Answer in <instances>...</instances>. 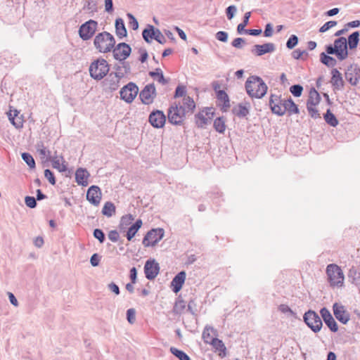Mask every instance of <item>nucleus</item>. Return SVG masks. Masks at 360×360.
Wrapping results in <instances>:
<instances>
[{
    "label": "nucleus",
    "instance_id": "obj_48",
    "mask_svg": "<svg viewBox=\"0 0 360 360\" xmlns=\"http://www.w3.org/2000/svg\"><path fill=\"white\" fill-rule=\"evenodd\" d=\"M37 150L39 153L40 155L46 156L47 158L51 159V152L46 149L42 142L37 143Z\"/></svg>",
    "mask_w": 360,
    "mask_h": 360
},
{
    "label": "nucleus",
    "instance_id": "obj_64",
    "mask_svg": "<svg viewBox=\"0 0 360 360\" xmlns=\"http://www.w3.org/2000/svg\"><path fill=\"white\" fill-rule=\"evenodd\" d=\"M100 256L97 253H94L90 258V263L93 266H97L99 264Z\"/></svg>",
    "mask_w": 360,
    "mask_h": 360
},
{
    "label": "nucleus",
    "instance_id": "obj_27",
    "mask_svg": "<svg viewBox=\"0 0 360 360\" xmlns=\"http://www.w3.org/2000/svg\"><path fill=\"white\" fill-rule=\"evenodd\" d=\"M158 229H153L148 231L143 240L145 246H155L158 243V238L155 237Z\"/></svg>",
    "mask_w": 360,
    "mask_h": 360
},
{
    "label": "nucleus",
    "instance_id": "obj_58",
    "mask_svg": "<svg viewBox=\"0 0 360 360\" xmlns=\"http://www.w3.org/2000/svg\"><path fill=\"white\" fill-rule=\"evenodd\" d=\"M25 202L30 208H34L37 206V200L32 196H26L25 198Z\"/></svg>",
    "mask_w": 360,
    "mask_h": 360
},
{
    "label": "nucleus",
    "instance_id": "obj_6",
    "mask_svg": "<svg viewBox=\"0 0 360 360\" xmlns=\"http://www.w3.org/2000/svg\"><path fill=\"white\" fill-rule=\"evenodd\" d=\"M307 326L315 333L319 332L323 326L320 316L313 310H308L303 316Z\"/></svg>",
    "mask_w": 360,
    "mask_h": 360
},
{
    "label": "nucleus",
    "instance_id": "obj_12",
    "mask_svg": "<svg viewBox=\"0 0 360 360\" xmlns=\"http://www.w3.org/2000/svg\"><path fill=\"white\" fill-rule=\"evenodd\" d=\"M139 92L138 86L133 82H129L120 91L121 99L127 103H131L134 101Z\"/></svg>",
    "mask_w": 360,
    "mask_h": 360
},
{
    "label": "nucleus",
    "instance_id": "obj_10",
    "mask_svg": "<svg viewBox=\"0 0 360 360\" xmlns=\"http://www.w3.org/2000/svg\"><path fill=\"white\" fill-rule=\"evenodd\" d=\"M98 22L94 20H89L82 24L79 29V35L84 41L91 39L96 30Z\"/></svg>",
    "mask_w": 360,
    "mask_h": 360
},
{
    "label": "nucleus",
    "instance_id": "obj_13",
    "mask_svg": "<svg viewBox=\"0 0 360 360\" xmlns=\"http://www.w3.org/2000/svg\"><path fill=\"white\" fill-rule=\"evenodd\" d=\"M112 53L115 59L122 61L129 56L131 49L130 46L124 42L118 44L113 47Z\"/></svg>",
    "mask_w": 360,
    "mask_h": 360
},
{
    "label": "nucleus",
    "instance_id": "obj_18",
    "mask_svg": "<svg viewBox=\"0 0 360 360\" xmlns=\"http://www.w3.org/2000/svg\"><path fill=\"white\" fill-rule=\"evenodd\" d=\"M335 318L342 323L346 324L350 319L349 314L345 309L344 306L335 303L333 306Z\"/></svg>",
    "mask_w": 360,
    "mask_h": 360
},
{
    "label": "nucleus",
    "instance_id": "obj_56",
    "mask_svg": "<svg viewBox=\"0 0 360 360\" xmlns=\"http://www.w3.org/2000/svg\"><path fill=\"white\" fill-rule=\"evenodd\" d=\"M210 331L216 332L212 327L208 326H205V328L202 332V338L204 339V340L206 343H209V344H210V341L207 339L210 338Z\"/></svg>",
    "mask_w": 360,
    "mask_h": 360
},
{
    "label": "nucleus",
    "instance_id": "obj_21",
    "mask_svg": "<svg viewBox=\"0 0 360 360\" xmlns=\"http://www.w3.org/2000/svg\"><path fill=\"white\" fill-rule=\"evenodd\" d=\"M186 274L184 271L179 272L172 279L171 282V287L174 292H179L186 280Z\"/></svg>",
    "mask_w": 360,
    "mask_h": 360
},
{
    "label": "nucleus",
    "instance_id": "obj_25",
    "mask_svg": "<svg viewBox=\"0 0 360 360\" xmlns=\"http://www.w3.org/2000/svg\"><path fill=\"white\" fill-rule=\"evenodd\" d=\"M89 173L86 169L79 168L75 172V180L76 182L82 186H86L88 185V177Z\"/></svg>",
    "mask_w": 360,
    "mask_h": 360
},
{
    "label": "nucleus",
    "instance_id": "obj_2",
    "mask_svg": "<svg viewBox=\"0 0 360 360\" xmlns=\"http://www.w3.org/2000/svg\"><path fill=\"white\" fill-rule=\"evenodd\" d=\"M326 51L328 54H334L339 60H344L349 56L347 41L344 37L335 39L333 45L326 46Z\"/></svg>",
    "mask_w": 360,
    "mask_h": 360
},
{
    "label": "nucleus",
    "instance_id": "obj_5",
    "mask_svg": "<svg viewBox=\"0 0 360 360\" xmlns=\"http://www.w3.org/2000/svg\"><path fill=\"white\" fill-rule=\"evenodd\" d=\"M326 274L331 286H342L344 282V274L337 264H330L327 266Z\"/></svg>",
    "mask_w": 360,
    "mask_h": 360
},
{
    "label": "nucleus",
    "instance_id": "obj_36",
    "mask_svg": "<svg viewBox=\"0 0 360 360\" xmlns=\"http://www.w3.org/2000/svg\"><path fill=\"white\" fill-rule=\"evenodd\" d=\"M323 118L326 122L331 127H336L338 124V119L330 109H328L326 112L323 115Z\"/></svg>",
    "mask_w": 360,
    "mask_h": 360
},
{
    "label": "nucleus",
    "instance_id": "obj_28",
    "mask_svg": "<svg viewBox=\"0 0 360 360\" xmlns=\"http://www.w3.org/2000/svg\"><path fill=\"white\" fill-rule=\"evenodd\" d=\"M115 26L116 35L120 39L127 36V31L125 27L124 20L122 18H119L115 20Z\"/></svg>",
    "mask_w": 360,
    "mask_h": 360
},
{
    "label": "nucleus",
    "instance_id": "obj_37",
    "mask_svg": "<svg viewBox=\"0 0 360 360\" xmlns=\"http://www.w3.org/2000/svg\"><path fill=\"white\" fill-rule=\"evenodd\" d=\"M115 213V206L110 201L106 202L102 209V214L108 217H112Z\"/></svg>",
    "mask_w": 360,
    "mask_h": 360
},
{
    "label": "nucleus",
    "instance_id": "obj_57",
    "mask_svg": "<svg viewBox=\"0 0 360 360\" xmlns=\"http://www.w3.org/2000/svg\"><path fill=\"white\" fill-rule=\"evenodd\" d=\"M336 25H337L336 21H334V20L328 21L320 27L319 32H325L328 31V30H330V28L335 26Z\"/></svg>",
    "mask_w": 360,
    "mask_h": 360
},
{
    "label": "nucleus",
    "instance_id": "obj_39",
    "mask_svg": "<svg viewBox=\"0 0 360 360\" xmlns=\"http://www.w3.org/2000/svg\"><path fill=\"white\" fill-rule=\"evenodd\" d=\"M217 98L223 103L224 108H227L230 107L229 98L224 90H219L217 92Z\"/></svg>",
    "mask_w": 360,
    "mask_h": 360
},
{
    "label": "nucleus",
    "instance_id": "obj_19",
    "mask_svg": "<svg viewBox=\"0 0 360 360\" xmlns=\"http://www.w3.org/2000/svg\"><path fill=\"white\" fill-rule=\"evenodd\" d=\"M276 50V46L273 43H266L264 44H255L252 53L257 56H261L266 53H273Z\"/></svg>",
    "mask_w": 360,
    "mask_h": 360
},
{
    "label": "nucleus",
    "instance_id": "obj_22",
    "mask_svg": "<svg viewBox=\"0 0 360 360\" xmlns=\"http://www.w3.org/2000/svg\"><path fill=\"white\" fill-rule=\"evenodd\" d=\"M331 80L330 82L335 90H341L344 86V81L342 74L336 68L331 70Z\"/></svg>",
    "mask_w": 360,
    "mask_h": 360
},
{
    "label": "nucleus",
    "instance_id": "obj_4",
    "mask_svg": "<svg viewBox=\"0 0 360 360\" xmlns=\"http://www.w3.org/2000/svg\"><path fill=\"white\" fill-rule=\"evenodd\" d=\"M89 70L90 76L93 79L101 80L108 75L110 67L105 59L98 58L91 63Z\"/></svg>",
    "mask_w": 360,
    "mask_h": 360
},
{
    "label": "nucleus",
    "instance_id": "obj_45",
    "mask_svg": "<svg viewBox=\"0 0 360 360\" xmlns=\"http://www.w3.org/2000/svg\"><path fill=\"white\" fill-rule=\"evenodd\" d=\"M299 39L297 35L292 34L286 42V47L288 49H294L298 44Z\"/></svg>",
    "mask_w": 360,
    "mask_h": 360
},
{
    "label": "nucleus",
    "instance_id": "obj_55",
    "mask_svg": "<svg viewBox=\"0 0 360 360\" xmlns=\"http://www.w3.org/2000/svg\"><path fill=\"white\" fill-rule=\"evenodd\" d=\"M44 176L48 179L51 185L56 184V181L54 174L49 169H46L44 170Z\"/></svg>",
    "mask_w": 360,
    "mask_h": 360
},
{
    "label": "nucleus",
    "instance_id": "obj_23",
    "mask_svg": "<svg viewBox=\"0 0 360 360\" xmlns=\"http://www.w3.org/2000/svg\"><path fill=\"white\" fill-rule=\"evenodd\" d=\"M179 107V110L185 112H192L195 108V103L192 98L190 96H184L182 101V103L177 104Z\"/></svg>",
    "mask_w": 360,
    "mask_h": 360
},
{
    "label": "nucleus",
    "instance_id": "obj_8",
    "mask_svg": "<svg viewBox=\"0 0 360 360\" xmlns=\"http://www.w3.org/2000/svg\"><path fill=\"white\" fill-rule=\"evenodd\" d=\"M214 112L212 108H205L195 115V122L198 128H205L211 123Z\"/></svg>",
    "mask_w": 360,
    "mask_h": 360
},
{
    "label": "nucleus",
    "instance_id": "obj_31",
    "mask_svg": "<svg viewBox=\"0 0 360 360\" xmlns=\"http://www.w3.org/2000/svg\"><path fill=\"white\" fill-rule=\"evenodd\" d=\"M285 113L288 112L289 115L292 114H298L300 110L297 105L294 103L292 99L289 97V98L285 99Z\"/></svg>",
    "mask_w": 360,
    "mask_h": 360
},
{
    "label": "nucleus",
    "instance_id": "obj_34",
    "mask_svg": "<svg viewBox=\"0 0 360 360\" xmlns=\"http://www.w3.org/2000/svg\"><path fill=\"white\" fill-rule=\"evenodd\" d=\"M321 97L318 91L312 88L309 91V98L307 101V105H316L320 103Z\"/></svg>",
    "mask_w": 360,
    "mask_h": 360
},
{
    "label": "nucleus",
    "instance_id": "obj_49",
    "mask_svg": "<svg viewBox=\"0 0 360 360\" xmlns=\"http://www.w3.org/2000/svg\"><path fill=\"white\" fill-rule=\"evenodd\" d=\"M127 319L128 322L133 324L136 321V310L134 308H130L127 311Z\"/></svg>",
    "mask_w": 360,
    "mask_h": 360
},
{
    "label": "nucleus",
    "instance_id": "obj_30",
    "mask_svg": "<svg viewBox=\"0 0 360 360\" xmlns=\"http://www.w3.org/2000/svg\"><path fill=\"white\" fill-rule=\"evenodd\" d=\"M326 52L320 53V61L328 68H333L337 64V60L333 57L329 56Z\"/></svg>",
    "mask_w": 360,
    "mask_h": 360
},
{
    "label": "nucleus",
    "instance_id": "obj_14",
    "mask_svg": "<svg viewBox=\"0 0 360 360\" xmlns=\"http://www.w3.org/2000/svg\"><path fill=\"white\" fill-rule=\"evenodd\" d=\"M155 96V86L153 84L146 85L139 94V98L144 104L148 105L153 102Z\"/></svg>",
    "mask_w": 360,
    "mask_h": 360
},
{
    "label": "nucleus",
    "instance_id": "obj_40",
    "mask_svg": "<svg viewBox=\"0 0 360 360\" xmlns=\"http://www.w3.org/2000/svg\"><path fill=\"white\" fill-rule=\"evenodd\" d=\"M171 353L179 360H191L190 357L182 350L176 347H170Z\"/></svg>",
    "mask_w": 360,
    "mask_h": 360
},
{
    "label": "nucleus",
    "instance_id": "obj_60",
    "mask_svg": "<svg viewBox=\"0 0 360 360\" xmlns=\"http://www.w3.org/2000/svg\"><path fill=\"white\" fill-rule=\"evenodd\" d=\"M108 237L109 240H110L113 243L117 242L120 238L119 233L116 230L110 231L108 233Z\"/></svg>",
    "mask_w": 360,
    "mask_h": 360
},
{
    "label": "nucleus",
    "instance_id": "obj_26",
    "mask_svg": "<svg viewBox=\"0 0 360 360\" xmlns=\"http://www.w3.org/2000/svg\"><path fill=\"white\" fill-rule=\"evenodd\" d=\"M142 36L147 43H150L152 39L158 41V34L155 31L154 26L151 25H147V27L143 30Z\"/></svg>",
    "mask_w": 360,
    "mask_h": 360
},
{
    "label": "nucleus",
    "instance_id": "obj_33",
    "mask_svg": "<svg viewBox=\"0 0 360 360\" xmlns=\"http://www.w3.org/2000/svg\"><path fill=\"white\" fill-rule=\"evenodd\" d=\"M142 226L141 219H137L134 224H133L128 229L127 232V238L128 240H131V239L134 237L139 229Z\"/></svg>",
    "mask_w": 360,
    "mask_h": 360
},
{
    "label": "nucleus",
    "instance_id": "obj_59",
    "mask_svg": "<svg viewBox=\"0 0 360 360\" xmlns=\"http://www.w3.org/2000/svg\"><path fill=\"white\" fill-rule=\"evenodd\" d=\"M216 39L222 42H226L228 40V33L224 31H219L216 33Z\"/></svg>",
    "mask_w": 360,
    "mask_h": 360
},
{
    "label": "nucleus",
    "instance_id": "obj_51",
    "mask_svg": "<svg viewBox=\"0 0 360 360\" xmlns=\"http://www.w3.org/2000/svg\"><path fill=\"white\" fill-rule=\"evenodd\" d=\"M149 122L154 128H158V110H153L150 116Z\"/></svg>",
    "mask_w": 360,
    "mask_h": 360
},
{
    "label": "nucleus",
    "instance_id": "obj_62",
    "mask_svg": "<svg viewBox=\"0 0 360 360\" xmlns=\"http://www.w3.org/2000/svg\"><path fill=\"white\" fill-rule=\"evenodd\" d=\"M105 11L108 13H112L114 11L112 0H104Z\"/></svg>",
    "mask_w": 360,
    "mask_h": 360
},
{
    "label": "nucleus",
    "instance_id": "obj_38",
    "mask_svg": "<svg viewBox=\"0 0 360 360\" xmlns=\"http://www.w3.org/2000/svg\"><path fill=\"white\" fill-rule=\"evenodd\" d=\"M213 127L217 132L223 134L226 129L225 121L224 118L222 117L216 118L214 121Z\"/></svg>",
    "mask_w": 360,
    "mask_h": 360
},
{
    "label": "nucleus",
    "instance_id": "obj_7",
    "mask_svg": "<svg viewBox=\"0 0 360 360\" xmlns=\"http://www.w3.org/2000/svg\"><path fill=\"white\" fill-rule=\"evenodd\" d=\"M192 112H185L179 110V107L177 104L172 105L167 111V117L169 122L174 125H181L186 115H191Z\"/></svg>",
    "mask_w": 360,
    "mask_h": 360
},
{
    "label": "nucleus",
    "instance_id": "obj_61",
    "mask_svg": "<svg viewBox=\"0 0 360 360\" xmlns=\"http://www.w3.org/2000/svg\"><path fill=\"white\" fill-rule=\"evenodd\" d=\"M245 43V39L241 37L236 38L232 42L231 45L236 49H242L243 44Z\"/></svg>",
    "mask_w": 360,
    "mask_h": 360
},
{
    "label": "nucleus",
    "instance_id": "obj_43",
    "mask_svg": "<svg viewBox=\"0 0 360 360\" xmlns=\"http://www.w3.org/2000/svg\"><path fill=\"white\" fill-rule=\"evenodd\" d=\"M134 221V217L131 214H127L123 216L121 218L120 223V229H125L128 225L131 224V222Z\"/></svg>",
    "mask_w": 360,
    "mask_h": 360
},
{
    "label": "nucleus",
    "instance_id": "obj_24",
    "mask_svg": "<svg viewBox=\"0 0 360 360\" xmlns=\"http://www.w3.org/2000/svg\"><path fill=\"white\" fill-rule=\"evenodd\" d=\"M210 344L214 347L215 352H219V356L224 358L226 356V347L222 340L212 338L210 341Z\"/></svg>",
    "mask_w": 360,
    "mask_h": 360
},
{
    "label": "nucleus",
    "instance_id": "obj_20",
    "mask_svg": "<svg viewBox=\"0 0 360 360\" xmlns=\"http://www.w3.org/2000/svg\"><path fill=\"white\" fill-rule=\"evenodd\" d=\"M144 273L148 280L154 279L158 275V262L155 259H148L144 266Z\"/></svg>",
    "mask_w": 360,
    "mask_h": 360
},
{
    "label": "nucleus",
    "instance_id": "obj_47",
    "mask_svg": "<svg viewBox=\"0 0 360 360\" xmlns=\"http://www.w3.org/2000/svg\"><path fill=\"white\" fill-rule=\"evenodd\" d=\"M122 61L121 66L116 67V72H122L124 77V75L130 72V65L128 62Z\"/></svg>",
    "mask_w": 360,
    "mask_h": 360
},
{
    "label": "nucleus",
    "instance_id": "obj_15",
    "mask_svg": "<svg viewBox=\"0 0 360 360\" xmlns=\"http://www.w3.org/2000/svg\"><path fill=\"white\" fill-rule=\"evenodd\" d=\"M345 76L348 82L355 86L360 79V68L356 64L351 65L347 68Z\"/></svg>",
    "mask_w": 360,
    "mask_h": 360
},
{
    "label": "nucleus",
    "instance_id": "obj_3",
    "mask_svg": "<svg viewBox=\"0 0 360 360\" xmlns=\"http://www.w3.org/2000/svg\"><path fill=\"white\" fill-rule=\"evenodd\" d=\"M94 44L99 52L108 53L115 46V39L110 33L103 32L95 37Z\"/></svg>",
    "mask_w": 360,
    "mask_h": 360
},
{
    "label": "nucleus",
    "instance_id": "obj_32",
    "mask_svg": "<svg viewBox=\"0 0 360 360\" xmlns=\"http://www.w3.org/2000/svg\"><path fill=\"white\" fill-rule=\"evenodd\" d=\"M347 41V47L350 50L357 47L359 41V32L355 31L349 35Z\"/></svg>",
    "mask_w": 360,
    "mask_h": 360
},
{
    "label": "nucleus",
    "instance_id": "obj_63",
    "mask_svg": "<svg viewBox=\"0 0 360 360\" xmlns=\"http://www.w3.org/2000/svg\"><path fill=\"white\" fill-rule=\"evenodd\" d=\"M96 4L94 0H88L86 4L84 5V8L92 12L96 10Z\"/></svg>",
    "mask_w": 360,
    "mask_h": 360
},
{
    "label": "nucleus",
    "instance_id": "obj_16",
    "mask_svg": "<svg viewBox=\"0 0 360 360\" xmlns=\"http://www.w3.org/2000/svg\"><path fill=\"white\" fill-rule=\"evenodd\" d=\"M102 193L98 186H90L86 192V200L93 205L98 206L101 200Z\"/></svg>",
    "mask_w": 360,
    "mask_h": 360
},
{
    "label": "nucleus",
    "instance_id": "obj_35",
    "mask_svg": "<svg viewBox=\"0 0 360 360\" xmlns=\"http://www.w3.org/2000/svg\"><path fill=\"white\" fill-rule=\"evenodd\" d=\"M60 158L62 160V163H60V159L57 156H54L51 159L52 166L53 168L57 169L59 172H63L67 170V166L65 165V161L63 156H60Z\"/></svg>",
    "mask_w": 360,
    "mask_h": 360
},
{
    "label": "nucleus",
    "instance_id": "obj_54",
    "mask_svg": "<svg viewBox=\"0 0 360 360\" xmlns=\"http://www.w3.org/2000/svg\"><path fill=\"white\" fill-rule=\"evenodd\" d=\"M94 236L101 243L105 241V237L103 231L100 229H96L94 231Z\"/></svg>",
    "mask_w": 360,
    "mask_h": 360
},
{
    "label": "nucleus",
    "instance_id": "obj_1",
    "mask_svg": "<svg viewBox=\"0 0 360 360\" xmlns=\"http://www.w3.org/2000/svg\"><path fill=\"white\" fill-rule=\"evenodd\" d=\"M245 89L251 98H262L266 95L268 86L260 77L252 75L245 82Z\"/></svg>",
    "mask_w": 360,
    "mask_h": 360
},
{
    "label": "nucleus",
    "instance_id": "obj_50",
    "mask_svg": "<svg viewBox=\"0 0 360 360\" xmlns=\"http://www.w3.org/2000/svg\"><path fill=\"white\" fill-rule=\"evenodd\" d=\"M307 108L309 115L314 118L317 119L320 118V114L319 110L315 108V105H307Z\"/></svg>",
    "mask_w": 360,
    "mask_h": 360
},
{
    "label": "nucleus",
    "instance_id": "obj_44",
    "mask_svg": "<svg viewBox=\"0 0 360 360\" xmlns=\"http://www.w3.org/2000/svg\"><path fill=\"white\" fill-rule=\"evenodd\" d=\"M186 308V302L183 300L178 299L174 306V311L176 314H181Z\"/></svg>",
    "mask_w": 360,
    "mask_h": 360
},
{
    "label": "nucleus",
    "instance_id": "obj_9",
    "mask_svg": "<svg viewBox=\"0 0 360 360\" xmlns=\"http://www.w3.org/2000/svg\"><path fill=\"white\" fill-rule=\"evenodd\" d=\"M123 77L122 72L110 73L103 82V87L105 91H114L120 86V80Z\"/></svg>",
    "mask_w": 360,
    "mask_h": 360
},
{
    "label": "nucleus",
    "instance_id": "obj_29",
    "mask_svg": "<svg viewBox=\"0 0 360 360\" xmlns=\"http://www.w3.org/2000/svg\"><path fill=\"white\" fill-rule=\"evenodd\" d=\"M250 104L246 103V105H243V103H239L238 106L233 108V113L238 117H245L250 112Z\"/></svg>",
    "mask_w": 360,
    "mask_h": 360
},
{
    "label": "nucleus",
    "instance_id": "obj_53",
    "mask_svg": "<svg viewBox=\"0 0 360 360\" xmlns=\"http://www.w3.org/2000/svg\"><path fill=\"white\" fill-rule=\"evenodd\" d=\"M236 11H237V8L236 6L231 5V6H228L226 8V14L227 18L229 20H231L236 15Z\"/></svg>",
    "mask_w": 360,
    "mask_h": 360
},
{
    "label": "nucleus",
    "instance_id": "obj_46",
    "mask_svg": "<svg viewBox=\"0 0 360 360\" xmlns=\"http://www.w3.org/2000/svg\"><path fill=\"white\" fill-rule=\"evenodd\" d=\"M290 93L295 97H300L303 91V87L300 84H294L290 87Z\"/></svg>",
    "mask_w": 360,
    "mask_h": 360
},
{
    "label": "nucleus",
    "instance_id": "obj_11",
    "mask_svg": "<svg viewBox=\"0 0 360 360\" xmlns=\"http://www.w3.org/2000/svg\"><path fill=\"white\" fill-rule=\"evenodd\" d=\"M285 99L281 98V96L271 94L269 98V106L273 113L283 116L285 115Z\"/></svg>",
    "mask_w": 360,
    "mask_h": 360
},
{
    "label": "nucleus",
    "instance_id": "obj_41",
    "mask_svg": "<svg viewBox=\"0 0 360 360\" xmlns=\"http://www.w3.org/2000/svg\"><path fill=\"white\" fill-rule=\"evenodd\" d=\"M251 13L247 12L245 13L243 17V20L241 23H240L237 27V32L238 34H241L245 30V27L248 25L249 22V19L250 18Z\"/></svg>",
    "mask_w": 360,
    "mask_h": 360
},
{
    "label": "nucleus",
    "instance_id": "obj_42",
    "mask_svg": "<svg viewBox=\"0 0 360 360\" xmlns=\"http://www.w3.org/2000/svg\"><path fill=\"white\" fill-rule=\"evenodd\" d=\"M22 159L26 162V164L32 169L35 168V161L33 157L28 153H22L21 155Z\"/></svg>",
    "mask_w": 360,
    "mask_h": 360
},
{
    "label": "nucleus",
    "instance_id": "obj_52",
    "mask_svg": "<svg viewBox=\"0 0 360 360\" xmlns=\"http://www.w3.org/2000/svg\"><path fill=\"white\" fill-rule=\"evenodd\" d=\"M127 18L129 20V25L134 30H136L139 28V22L136 18L131 14L127 13Z\"/></svg>",
    "mask_w": 360,
    "mask_h": 360
},
{
    "label": "nucleus",
    "instance_id": "obj_17",
    "mask_svg": "<svg viewBox=\"0 0 360 360\" xmlns=\"http://www.w3.org/2000/svg\"><path fill=\"white\" fill-rule=\"evenodd\" d=\"M320 314L329 329L333 333L337 332L338 330V324L330 311L327 308L323 307L320 310Z\"/></svg>",
    "mask_w": 360,
    "mask_h": 360
}]
</instances>
